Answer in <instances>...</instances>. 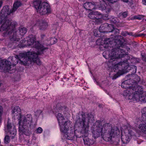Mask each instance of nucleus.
<instances>
[{
    "instance_id": "dca6fc26",
    "label": "nucleus",
    "mask_w": 146,
    "mask_h": 146,
    "mask_svg": "<svg viewBox=\"0 0 146 146\" xmlns=\"http://www.w3.org/2000/svg\"><path fill=\"white\" fill-rule=\"evenodd\" d=\"M88 17L91 19H96L97 21H99L102 17V15L100 13L97 11H93L88 14Z\"/></svg>"
},
{
    "instance_id": "f03ea898",
    "label": "nucleus",
    "mask_w": 146,
    "mask_h": 146,
    "mask_svg": "<svg viewBox=\"0 0 146 146\" xmlns=\"http://www.w3.org/2000/svg\"><path fill=\"white\" fill-rule=\"evenodd\" d=\"M96 125L92 132V136L95 139H96L102 135L104 133V137L107 138L108 141L111 140L112 137L119 134V129L117 127H112L109 123H106L104 124L103 126L100 121H97L95 123Z\"/></svg>"
},
{
    "instance_id": "f3484780",
    "label": "nucleus",
    "mask_w": 146,
    "mask_h": 146,
    "mask_svg": "<svg viewBox=\"0 0 146 146\" xmlns=\"http://www.w3.org/2000/svg\"><path fill=\"white\" fill-rule=\"evenodd\" d=\"M131 82H132V80H131V78L125 80L122 83L121 85V87L127 89H130V90L131 88L133 86V85Z\"/></svg>"
},
{
    "instance_id": "37998d69",
    "label": "nucleus",
    "mask_w": 146,
    "mask_h": 146,
    "mask_svg": "<svg viewBox=\"0 0 146 146\" xmlns=\"http://www.w3.org/2000/svg\"><path fill=\"white\" fill-rule=\"evenodd\" d=\"M146 35V34L142 33V34H139V35H138L137 36H145Z\"/></svg>"
},
{
    "instance_id": "e433bc0d",
    "label": "nucleus",
    "mask_w": 146,
    "mask_h": 146,
    "mask_svg": "<svg viewBox=\"0 0 146 146\" xmlns=\"http://www.w3.org/2000/svg\"><path fill=\"white\" fill-rule=\"evenodd\" d=\"M143 17L142 15H140L138 16H135L134 19L141 20V19H142V18H143Z\"/></svg>"
},
{
    "instance_id": "6e6552de",
    "label": "nucleus",
    "mask_w": 146,
    "mask_h": 146,
    "mask_svg": "<svg viewBox=\"0 0 146 146\" xmlns=\"http://www.w3.org/2000/svg\"><path fill=\"white\" fill-rule=\"evenodd\" d=\"M33 5L36 9L37 12L41 15L48 14L51 12L49 5L45 2L42 3L40 0H36L33 1Z\"/></svg>"
},
{
    "instance_id": "393cba45",
    "label": "nucleus",
    "mask_w": 146,
    "mask_h": 146,
    "mask_svg": "<svg viewBox=\"0 0 146 146\" xmlns=\"http://www.w3.org/2000/svg\"><path fill=\"white\" fill-rule=\"evenodd\" d=\"M58 118V120L59 123H62L64 122L63 120L64 119V116L62 115V114L60 113H58L56 116Z\"/></svg>"
},
{
    "instance_id": "9d476101",
    "label": "nucleus",
    "mask_w": 146,
    "mask_h": 146,
    "mask_svg": "<svg viewBox=\"0 0 146 146\" xmlns=\"http://www.w3.org/2000/svg\"><path fill=\"white\" fill-rule=\"evenodd\" d=\"M70 122L68 121H65L64 125L60 128L61 131L64 134V136L66 139L70 140H72L75 138L74 130L70 127Z\"/></svg>"
},
{
    "instance_id": "473e14b6",
    "label": "nucleus",
    "mask_w": 146,
    "mask_h": 146,
    "mask_svg": "<svg viewBox=\"0 0 146 146\" xmlns=\"http://www.w3.org/2000/svg\"><path fill=\"white\" fill-rule=\"evenodd\" d=\"M141 113L143 116L145 117L146 120V107H145L142 109Z\"/></svg>"
},
{
    "instance_id": "ddd939ff",
    "label": "nucleus",
    "mask_w": 146,
    "mask_h": 146,
    "mask_svg": "<svg viewBox=\"0 0 146 146\" xmlns=\"http://www.w3.org/2000/svg\"><path fill=\"white\" fill-rule=\"evenodd\" d=\"M130 90L132 92V98L137 101L141 95L144 93L143 92V89L141 87L135 84L131 88Z\"/></svg>"
},
{
    "instance_id": "412c9836",
    "label": "nucleus",
    "mask_w": 146,
    "mask_h": 146,
    "mask_svg": "<svg viewBox=\"0 0 146 146\" xmlns=\"http://www.w3.org/2000/svg\"><path fill=\"white\" fill-rule=\"evenodd\" d=\"M128 76H131L130 79L131 78V80H132V82H131L133 85V86H134L135 84H137V83L139 82L140 80V78L137 75H135L134 76L133 75L132 76L131 75H127V77H128Z\"/></svg>"
},
{
    "instance_id": "2eb2a0df",
    "label": "nucleus",
    "mask_w": 146,
    "mask_h": 146,
    "mask_svg": "<svg viewBox=\"0 0 146 146\" xmlns=\"http://www.w3.org/2000/svg\"><path fill=\"white\" fill-rule=\"evenodd\" d=\"M7 127L9 133L12 136V138H13L16 133V130L15 126L8 121Z\"/></svg>"
},
{
    "instance_id": "09e8293b",
    "label": "nucleus",
    "mask_w": 146,
    "mask_h": 146,
    "mask_svg": "<svg viewBox=\"0 0 146 146\" xmlns=\"http://www.w3.org/2000/svg\"><path fill=\"white\" fill-rule=\"evenodd\" d=\"M118 37H121V36H118Z\"/></svg>"
},
{
    "instance_id": "ea45409f",
    "label": "nucleus",
    "mask_w": 146,
    "mask_h": 146,
    "mask_svg": "<svg viewBox=\"0 0 146 146\" xmlns=\"http://www.w3.org/2000/svg\"><path fill=\"white\" fill-rule=\"evenodd\" d=\"M114 27H113V29H111V27H110L108 29H107V31H108L109 32H113V30H114Z\"/></svg>"
},
{
    "instance_id": "4be33fe9",
    "label": "nucleus",
    "mask_w": 146,
    "mask_h": 146,
    "mask_svg": "<svg viewBox=\"0 0 146 146\" xmlns=\"http://www.w3.org/2000/svg\"><path fill=\"white\" fill-rule=\"evenodd\" d=\"M83 6L85 9L88 10H91L95 8V5L90 2L85 3L84 4Z\"/></svg>"
},
{
    "instance_id": "c756f323",
    "label": "nucleus",
    "mask_w": 146,
    "mask_h": 146,
    "mask_svg": "<svg viewBox=\"0 0 146 146\" xmlns=\"http://www.w3.org/2000/svg\"><path fill=\"white\" fill-rule=\"evenodd\" d=\"M42 112V111L41 110H37L35 112V115L36 117V118H38Z\"/></svg>"
},
{
    "instance_id": "f257e3e1",
    "label": "nucleus",
    "mask_w": 146,
    "mask_h": 146,
    "mask_svg": "<svg viewBox=\"0 0 146 146\" xmlns=\"http://www.w3.org/2000/svg\"><path fill=\"white\" fill-rule=\"evenodd\" d=\"M12 114L14 117L18 116L19 120V131L20 135L25 134L29 136L34 130L35 126L32 115L28 114L24 116H21V110L19 106L15 107L13 110Z\"/></svg>"
},
{
    "instance_id": "4468645a",
    "label": "nucleus",
    "mask_w": 146,
    "mask_h": 146,
    "mask_svg": "<svg viewBox=\"0 0 146 146\" xmlns=\"http://www.w3.org/2000/svg\"><path fill=\"white\" fill-rule=\"evenodd\" d=\"M22 5L21 3L19 1H17L15 2L13 5V8L10 11V13H9L7 9L6 10L5 8L4 7L1 11V16H5L9 15L10 13L15 12L18 8Z\"/></svg>"
},
{
    "instance_id": "c03bdc74",
    "label": "nucleus",
    "mask_w": 146,
    "mask_h": 146,
    "mask_svg": "<svg viewBox=\"0 0 146 146\" xmlns=\"http://www.w3.org/2000/svg\"><path fill=\"white\" fill-rule=\"evenodd\" d=\"M142 3L143 4L146 5V0H143Z\"/></svg>"
},
{
    "instance_id": "423d86ee",
    "label": "nucleus",
    "mask_w": 146,
    "mask_h": 146,
    "mask_svg": "<svg viewBox=\"0 0 146 146\" xmlns=\"http://www.w3.org/2000/svg\"><path fill=\"white\" fill-rule=\"evenodd\" d=\"M17 23L15 21L6 20L2 25L0 28L1 31H5V33L10 35L11 41H19L21 37L17 33L15 30V27L17 25Z\"/></svg>"
},
{
    "instance_id": "c85d7f7f",
    "label": "nucleus",
    "mask_w": 146,
    "mask_h": 146,
    "mask_svg": "<svg viewBox=\"0 0 146 146\" xmlns=\"http://www.w3.org/2000/svg\"><path fill=\"white\" fill-rule=\"evenodd\" d=\"M110 21L112 23H116L119 22L118 19L116 17H113L110 19Z\"/></svg>"
},
{
    "instance_id": "603ef678",
    "label": "nucleus",
    "mask_w": 146,
    "mask_h": 146,
    "mask_svg": "<svg viewBox=\"0 0 146 146\" xmlns=\"http://www.w3.org/2000/svg\"><path fill=\"white\" fill-rule=\"evenodd\" d=\"M106 12H107V11H106Z\"/></svg>"
},
{
    "instance_id": "9b49d317",
    "label": "nucleus",
    "mask_w": 146,
    "mask_h": 146,
    "mask_svg": "<svg viewBox=\"0 0 146 146\" xmlns=\"http://www.w3.org/2000/svg\"><path fill=\"white\" fill-rule=\"evenodd\" d=\"M135 130L131 127H127L122 132L121 140L124 144H126L130 141L132 136L135 135Z\"/></svg>"
},
{
    "instance_id": "72a5a7b5",
    "label": "nucleus",
    "mask_w": 146,
    "mask_h": 146,
    "mask_svg": "<svg viewBox=\"0 0 146 146\" xmlns=\"http://www.w3.org/2000/svg\"><path fill=\"white\" fill-rule=\"evenodd\" d=\"M130 45H131L134 48H136L137 46V43L135 41L131 42L129 43Z\"/></svg>"
},
{
    "instance_id": "2f4dec72",
    "label": "nucleus",
    "mask_w": 146,
    "mask_h": 146,
    "mask_svg": "<svg viewBox=\"0 0 146 146\" xmlns=\"http://www.w3.org/2000/svg\"><path fill=\"white\" fill-rule=\"evenodd\" d=\"M43 131L41 127H38L35 130V133H41Z\"/></svg>"
},
{
    "instance_id": "6ab92c4d",
    "label": "nucleus",
    "mask_w": 146,
    "mask_h": 146,
    "mask_svg": "<svg viewBox=\"0 0 146 146\" xmlns=\"http://www.w3.org/2000/svg\"><path fill=\"white\" fill-rule=\"evenodd\" d=\"M113 39L112 38H106L104 40V47L105 48H109L111 46V44L112 43Z\"/></svg>"
},
{
    "instance_id": "20e7f679",
    "label": "nucleus",
    "mask_w": 146,
    "mask_h": 146,
    "mask_svg": "<svg viewBox=\"0 0 146 146\" xmlns=\"http://www.w3.org/2000/svg\"><path fill=\"white\" fill-rule=\"evenodd\" d=\"M124 42V39H122L114 40L113 43L115 45V47L112 49L109 54V62H112L117 60L118 58H122L127 55L125 52V50L122 48H126L127 51L130 50V49L123 45Z\"/></svg>"
},
{
    "instance_id": "f704fd0d",
    "label": "nucleus",
    "mask_w": 146,
    "mask_h": 146,
    "mask_svg": "<svg viewBox=\"0 0 146 146\" xmlns=\"http://www.w3.org/2000/svg\"><path fill=\"white\" fill-rule=\"evenodd\" d=\"M50 41L52 44H54L57 42V39L55 38H52L50 39Z\"/></svg>"
},
{
    "instance_id": "1a4fd4ad",
    "label": "nucleus",
    "mask_w": 146,
    "mask_h": 146,
    "mask_svg": "<svg viewBox=\"0 0 146 146\" xmlns=\"http://www.w3.org/2000/svg\"><path fill=\"white\" fill-rule=\"evenodd\" d=\"M35 40V38L33 37L32 35H30L26 39H24L22 40H21L20 41V43L22 44L25 43V44H23V46H24V45L27 44L28 45H32V47L36 48L38 50L43 51L47 49V48L44 47L38 41H36Z\"/></svg>"
},
{
    "instance_id": "0eeeda50",
    "label": "nucleus",
    "mask_w": 146,
    "mask_h": 146,
    "mask_svg": "<svg viewBox=\"0 0 146 146\" xmlns=\"http://www.w3.org/2000/svg\"><path fill=\"white\" fill-rule=\"evenodd\" d=\"M43 51L38 50L37 53L34 52H26L27 56L26 59L21 58V60L24 63L25 65H29L32 62L36 63L37 65H40L41 62L38 58V54H41Z\"/></svg>"
},
{
    "instance_id": "49530a36",
    "label": "nucleus",
    "mask_w": 146,
    "mask_h": 146,
    "mask_svg": "<svg viewBox=\"0 0 146 146\" xmlns=\"http://www.w3.org/2000/svg\"><path fill=\"white\" fill-rule=\"evenodd\" d=\"M133 67L135 69V72H136V69H137V67L135 66H133Z\"/></svg>"
},
{
    "instance_id": "39448f33",
    "label": "nucleus",
    "mask_w": 146,
    "mask_h": 146,
    "mask_svg": "<svg viewBox=\"0 0 146 146\" xmlns=\"http://www.w3.org/2000/svg\"><path fill=\"white\" fill-rule=\"evenodd\" d=\"M27 56L26 52L20 53L18 55L15 56H10L6 60L5 59H0V69L3 70L5 72H8L10 73L11 71V65H16L18 62L19 60L24 65V63L21 60V58L26 59Z\"/></svg>"
},
{
    "instance_id": "aec40b11",
    "label": "nucleus",
    "mask_w": 146,
    "mask_h": 146,
    "mask_svg": "<svg viewBox=\"0 0 146 146\" xmlns=\"http://www.w3.org/2000/svg\"><path fill=\"white\" fill-rule=\"evenodd\" d=\"M95 9H98L102 11H104L106 9V4L104 2H100L98 4L95 5Z\"/></svg>"
},
{
    "instance_id": "a19ab883",
    "label": "nucleus",
    "mask_w": 146,
    "mask_h": 146,
    "mask_svg": "<svg viewBox=\"0 0 146 146\" xmlns=\"http://www.w3.org/2000/svg\"><path fill=\"white\" fill-rule=\"evenodd\" d=\"M128 34V32H122L121 33V34L123 36H126Z\"/></svg>"
},
{
    "instance_id": "b1692460",
    "label": "nucleus",
    "mask_w": 146,
    "mask_h": 146,
    "mask_svg": "<svg viewBox=\"0 0 146 146\" xmlns=\"http://www.w3.org/2000/svg\"><path fill=\"white\" fill-rule=\"evenodd\" d=\"M16 31L17 33L19 34L21 38H22V37L26 33L27 30L25 28L20 27L18 30Z\"/></svg>"
},
{
    "instance_id": "f8f14e48",
    "label": "nucleus",
    "mask_w": 146,
    "mask_h": 146,
    "mask_svg": "<svg viewBox=\"0 0 146 146\" xmlns=\"http://www.w3.org/2000/svg\"><path fill=\"white\" fill-rule=\"evenodd\" d=\"M127 61H123V62H118V61L117 60L115 61H113L112 62H110V63H112V64L113 66V69H115V70H118V71L116 72L117 73L114 75L112 77V79L113 80H115L121 74H120L119 72V71H121L123 69L122 67H124V64L127 63Z\"/></svg>"
},
{
    "instance_id": "7c9ffc66",
    "label": "nucleus",
    "mask_w": 146,
    "mask_h": 146,
    "mask_svg": "<svg viewBox=\"0 0 146 146\" xmlns=\"http://www.w3.org/2000/svg\"><path fill=\"white\" fill-rule=\"evenodd\" d=\"M10 141L9 137L8 135H6L4 138V143L7 144L9 143Z\"/></svg>"
},
{
    "instance_id": "58836bf2",
    "label": "nucleus",
    "mask_w": 146,
    "mask_h": 146,
    "mask_svg": "<svg viewBox=\"0 0 146 146\" xmlns=\"http://www.w3.org/2000/svg\"><path fill=\"white\" fill-rule=\"evenodd\" d=\"M119 31L118 29L114 28V30H113V32H114L115 34H118Z\"/></svg>"
},
{
    "instance_id": "8fccbe9b",
    "label": "nucleus",
    "mask_w": 146,
    "mask_h": 146,
    "mask_svg": "<svg viewBox=\"0 0 146 146\" xmlns=\"http://www.w3.org/2000/svg\"><path fill=\"white\" fill-rule=\"evenodd\" d=\"M1 83L0 82V86H1Z\"/></svg>"
},
{
    "instance_id": "4c0bfd02",
    "label": "nucleus",
    "mask_w": 146,
    "mask_h": 146,
    "mask_svg": "<svg viewBox=\"0 0 146 146\" xmlns=\"http://www.w3.org/2000/svg\"><path fill=\"white\" fill-rule=\"evenodd\" d=\"M121 15H122V16L124 17L125 18L126 17H127V12H125L123 13H121Z\"/></svg>"
},
{
    "instance_id": "864d4df0",
    "label": "nucleus",
    "mask_w": 146,
    "mask_h": 146,
    "mask_svg": "<svg viewBox=\"0 0 146 146\" xmlns=\"http://www.w3.org/2000/svg\"><path fill=\"white\" fill-rule=\"evenodd\" d=\"M145 21H146V19H145Z\"/></svg>"
},
{
    "instance_id": "79ce46f5",
    "label": "nucleus",
    "mask_w": 146,
    "mask_h": 146,
    "mask_svg": "<svg viewBox=\"0 0 146 146\" xmlns=\"http://www.w3.org/2000/svg\"><path fill=\"white\" fill-rule=\"evenodd\" d=\"M133 33L132 32L129 33L128 32L127 35L133 36Z\"/></svg>"
},
{
    "instance_id": "a211bd4d",
    "label": "nucleus",
    "mask_w": 146,
    "mask_h": 146,
    "mask_svg": "<svg viewBox=\"0 0 146 146\" xmlns=\"http://www.w3.org/2000/svg\"><path fill=\"white\" fill-rule=\"evenodd\" d=\"M111 27V29H113V26L111 24H108L107 23H105L102 25L99 28V31L101 33H104L107 32V29Z\"/></svg>"
},
{
    "instance_id": "bb28decb",
    "label": "nucleus",
    "mask_w": 146,
    "mask_h": 146,
    "mask_svg": "<svg viewBox=\"0 0 146 146\" xmlns=\"http://www.w3.org/2000/svg\"><path fill=\"white\" fill-rule=\"evenodd\" d=\"M140 124L139 126V128L140 130L145 133V132L146 131V124Z\"/></svg>"
},
{
    "instance_id": "3c124183",
    "label": "nucleus",
    "mask_w": 146,
    "mask_h": 146,
    "mask_svg": "<svg viewBox=\"0 0 146 146\" xmlns=\"http://www.w3.org/2000/svg\"><path fill=\"white\" fill-rule=\"evenodd\" d=\"M42 36H44V35H42Z\"/></svg>"
},
{
    "instance_id": "de8ad7c7",
    "label": "nucleus",
    "mask_w": 146,
    "mask_h": 146,
    "mask_svg": "<svg viewBox=\"0 0 146 146\" xmlns=\"http://www.w3.org/2000/svg\"><path fill=\"white\" fill-rule=\"evenodd\" d=\"M96 83H97V84L98 85H99V83L98 82H96Z\"/></svg>"
},
{
    "instance_id": "a878e982",
    "label": "nucleus",
    "mask_w": 146,
    "mask_h": 146,
    "mask_svg": "<svg viewBox=\"0 0 146 146\" xmlns=\"http://www.w3.org/2000/svg\"><path fill=\"white\" fill-rule=\"evenodd\" d=\"M137 100L143 102H146V93L144 92L142 95H141Z\"/></svg>"
},
{
    "instance_id": "c9c22d12",
    "label": "nucleus",
    "mask_w": 146,
    "mask_h": 146,
    "mask_svg": "<svg viewBox=\"0 0 146 146\" xmlns=\"http://www.w3.org/2000/svg\"><path fill=\"white\" fill-rule=\"evenodd\" d=\"M104 2H105V0H102ZM107 1H108L110 3H115L117 2L118 0H106Z\"/></svg>"
},
{
    "instance_id": "7ed1b4c3",
    "label": "nucleus",
    "mask_w": 146,
    "mask_h": 146,
    "mask_svg": "<svg viewBox=\"0 0 146 146\" xmlns=\"http://www.w3.org/2000/svg\"><path fill=\"white\" fill-rule=\"evenodd\" d=\"M93 115L88 113L85 115L83 114H78L77 117V119L75 123V125L81 128L80 133L81 136L78 137H84L83 139L84 143L88 145H90L92 144L88 138H86L88 134L89 123L93 118Z\"/></svg>"
},
{
    "instance_id": "5701e85b",
    "label": "nucleus",
    "mask_w": 146,
    "mask_h": 146,
    "mask_svg": "<svg viewBox=\"0 0 146 146\" xmlns=\"http://www.w3.org/2000/svg\"><path fill=\"white\" fill-rule=\"evenodd\" d=\"M36 25L38 26L39 29L40 30H44L47 27V23L42 20L40 21L38 23L36 24Z\"/></svg>"
},
{
    "instance_id": "cd10ccee",
    "label": "nucleus",
    "mask_w": 146,
    "mask_h": 146,
    "mask_svg": "<svg viewBox=\"0 0 146 146\" xmlns=\"http://www.w3.org/2000/svg\"><path fill=\"white\" fill-rule=\"evenodd\" d=\"M132 91H131L130 89H127L126 90L124 91L123 93V95L124 96H129L132 93Z\"/></svg>"
},
{
    "instance_id": "a18cd8bd",
    "label": "nucleus",
    "mask_w": 146,
    "mask_h": 146,
    "mask_svg": "<svg viewBox=\"0 0 146 146\" xmlns=\"http://www.w3.org/2000/svg\"><path fill=\"white\" fill-rule=\"evenodd\" d=\"M123 2L125 3H128L129 2L128 0H121Z\"/></svg>"
}]
</instances>
